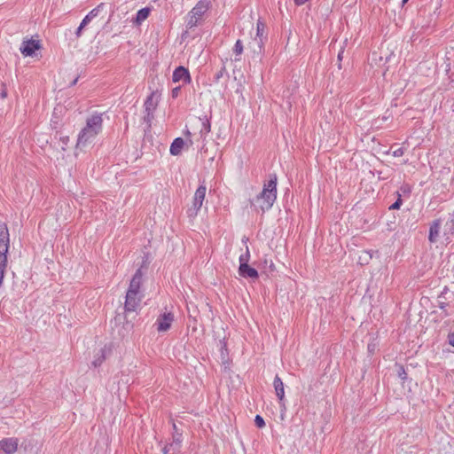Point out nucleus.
<instances>
[{
	"label": "nucleus",
	"instance_id": "nucleus-26",
	"mask_svg": "<svg viewBox=\"0 0 454 454\" xmlns=\"http://www.w3.org/2000/svg\"><path fill=\"white\" fill-rule=\"evenodd\" d=\"M438 307L442 310L444 317H448L450 315L449 312L447 311V302L442 301H440V299H438Z\"/></svg>",
	"mask_w": 454,
	"mask_h": 454
},
{
	"label": "nucleus",
	"instance_id": "nucleus-4",
	"mask_svg": "<svg viewBox=\"0 0 454 454\" xmlns=\"http://www.w3.org/2000/svg\"><path fill=\"white\" fill-rule=\"evenodd\" d=\"M9 231L6 224L0 223V286L3 284L7 266V253L10 247Z\"/></svg>",
	"mask_w": 454,
	"mask_h": 454
},
{
	"label": "nucleus",
	"instance_id": "nucleus-25",
	"mask_svg": "<svg viewBox=\"0 0 454 454\" xmlns=\"http://www.w3.org/2000/svg\"><path fill=\"white\" fill-rule=\"evenodd\" d=\"M233 51L237 55H240L243 52V44H242V42L240 40H237V42H236V43L234 45V48H233Z\"/></svg>",
	"mask_w": 454,
	"mask_h": 454
},
{
	"label": "nucleus",
	"instance_id": "nucleus-16",
	"mask_svg": "<svg viewBox=\"0 0 454 454\" xmlns=\"http://www.w3.org/2000/svg\"><path fill=\"white\" fill-rule=\"evenodd\" d=\"M150 12H151V9L149 7H145V8L140 9L137 12L136 19H135L134 22L138 25L141 24L143 21H145L148 18Z\"/></svg>",
	"mask_w": 454,
	"mask_h": 454
},
{
	"label": "nucleus",
	"instance_id": "nucleus-3",
	"mask_svg": "<svg viewBox=\"0 0 454 454\" xmlns=\"http://www.w3.org/2000/svg\"><path fill=\"white\" fill-rule=\"evenodd\" d=\"M103 118L101 114H94L86 121V126L80 131L77 138L76 147L83 148L90 144L101 132Z\"/></svg>",
	"mask_w": 454,
	"mask_h": 454
},
{
	"label": "nucleus",
	"instance_id": "nucleus-8",
	"mask_svg": "<svg viewBox=\"0 0 454 454\" xmlns=\"http://www.w3.org/2000/svg\"><path fill=\"white\" fill-rule=\"evenodd\" d=\"M40 49L39 41H35L33 39L23 41L20 51L25 57H31L35 54L36 50Z\"/></svg>",
	"mask_w": 454,
	"mask_h": 454
},
{
	"label": "nucleus",
	"instance_id": "nucleus-12",
	"mask_svg": "<svg viewBox=\"0 0 454 454\" xmlns=\"http://www.w3.org/2000/svg\"><path fill=\"white\" fill-rule=\"evenodd\" d=\"M441 231V221L434 220L429 228L428 240L431 243H434L437 241Z\"/></svg>",
	"mask_w": 454,
	"mask_h": 454
},
{
	"label": "nucleus",
	"instance_id": "nucleus-44",
	"mask_svg": "<svg viewBox=\"0 0 454 454\" xmlns=\"http://www.w3.org/2000/svg\"><path fill=\"white\" fill-rule=\"evenodd\" d=\"M408 0H403V3H406Z\"/></svg>",
	"mask_w": 454,
	"mask_h": 454
},
{
	"label": "nucleus",
	"instance_id": "nucleus-34",
	"mask_svg": "<svg viewBox=\"0 0 454 454\" xmlns=\"http://www.w3.org/2000/svg\"><path fill=\"white\" fill-rule=\"evenodd\" d=\"M1 98H5L7 97V90L4 85H2L1 92H0Z\"/></svg>",
	"mask_w": 454,
	"mask_h": 454
},
{
	"label": "nucleus",
	"instance_id": "nucleus-7",
	"mask_svg": "<svg viewBox=\"0 0 454 454\" xmlns=\"http://www.w3.org/2000/svg\"><path fill=\"white\" fill-rule=\"evenodd\" d=\"M172 80L174 82H182L183 84H188L191 82L192 78L189 70L184 67L180 66L174 70Z\"/></svg>",
	"mask_w": 454,
	"mask_h": 454
},
{
	"label": "nucleus",
	"instance_id": "nucleus-41",
	"mask_svg": "<svg viewBox=\"0 0 454 454\" xmlns=\"http://www.w3.org/2000/svg\"><path fill=\"white\" fill-rule=\"evenodd\" d=\"M77 81H78V78H75V79L72 82V85L76 84Z\"/></svg>",
	"mask_w": 454,
	"mask_h": 454
},
{
	"label": "nucleus",
	"instance_id": "nucleus-22",
	"mask_svg": "<svg viewBox=\"0 0 454 454\" xmlns=\"http://www.w3.org/2000/svg\"><path fill=\"white\" fill-rule=\"evenodd\" d=\"M200 20L198 18H195L192 16V13L191 12L188 13L186 26L188 28H192L198 25V21Z\"/></svg>",
	"mask_w": 454,
	"mask_h": 454
},
{
	"label": "nucleus",
	"instance_id": "nucleus-10",
	"mask_svg": "<svg viewBox=\"0 0 454 454\" xmlns=\"http://www.w3.org/2000/svg\"><path fill=\"white\" fill-rule=\"evenodd\" d=\"M209 0H200L196 5L190 11L192 16L200 20L204 13L209 9Z\"/></svg>",
	"mask_w": 454,
	"mask_h": 454
},
{
	"label": "nucleus",
	"instance_id": "nucleus-2",
	"mask_svg": "<svg viewBox=\"0 0 454 454\" xmlns=\"http://www.w3.org/2000/svg\"><path fill=\"white\" fill-rule=\"evenodd\" d=\"M143 281V271L142 269L139 268L135 272L132 277L129 288L126 293V299L124 309L127 312H134L136 311L144 298L143 292L141 290V285Z\"/></svg>",
	"mask_w": 454,
	"mask_h": 454
},
{
	"label": "nucleus",
	"instance_id": "nucleus-28",
	"mask_svg": "<svg viewBox=\"0 0 454 454\" xmlns=\"http://www.w3.org/2000/svg\"><path fill=\"white\" fill-rule=\"evenodd\" d=\"M226 73L225 67H223L217 73H215L214 76V81L218 82L220 79L223 77V74Z\"/></svg>",
	"mask_w": 454,
	"mask_h": 454
},
{
	"label": "nucleus",
	"instance_id": "nucleus-37",
	"mask_svg": "<svg viewBox=\"0 0 454 454\" xmlns=\"http://www.w3.org/2000/svg\"><path fill=\"white\" fill-rule=\"evenodd\" d=\"M343 52H344V51H343V50H341V51L338 53V60H339V61H341V59H342V56H343Z\"/></svg>",
	"mask_w": 454,
	"mask_h": 454
},
{
	"label": "nucleus",
	"instance_id": "nucleus-38",
	"mask_svg": "<svg viewBox=\"0 0 454 454\" xmlns=\"http://www.w3.org/2000/svg\"><path fill=\"white\" fill-rule=\"evenodd\" d=\"M82 29H80L79 27H77L76 31H75V35L77 37H80L82 35Z\"/></svg>",
	"mask_w": 454,
	"mask_h": 454
},
{
	"label": "nucleus",
	"instance_id": "nucleus-42",
	"mask_svg": "<svg viewBox=\"0 0 454 454\" xmlns=\"http://www.w3.org/2000/svg\"><path fill=\"white\" fill-rule=\"evenodd\" d=\"M78 27L82 30L85 27L82 26V24H80V26Z\"/></svg>",
	"mask_w": 454,
	"mask_h": 454
},
{
	"label": "nucleus",
	"instance_id": "nucleus-13",
	"mask_svg": "<svg viewBox=\"0 0 454 454\" xmlns=\"http://www.w3.org/2000/svg\"><path fill=\"white\" fill-rule=\"evenodd\" d=\"M239 274L243 278H257L258 272L254 268L250 267L248 264L239 265Z\"/></svg>",
	"mask_w": 454,
	"mask_h": 454
},
{
	"label": "nucleus",
	"instance_id": "nucleus-40",
	"mask_svg": "<svg viewBox=\"0 0 454 454\" xmlns=\"http://www.w3.org/2000/svg\"><path fill=\"white\" fill-rule=\"evenodd\" d=\"M173 430H174V433H179L177 430V427L175 423H173Z\"/></svg>",
	"mask_w": 454,
	"mask_h": 454
},
{
	"label": "nucleus",
	"instance_id": "nucleus-5",
	"mask_svg": "<svg viewBox=\"0 0 454 454\" xmlns=\"http://www.w3.org/2000/svg\"><path fill=\"white\" fill-rule=\"evenodd\" d=\"M206 192L207 186L205 184V182L203 181L195 192L192 206L187 210V215L189 217H195L198 215V212L200 211L203 205V201L206 197Z\"/></svg>",
	"mask_w": 454,
	"mask_h": 454
},
{
	"label": "nucleus",
	"instance_id": "nucleus-30",
	"mask_svg": "<svg viewBox=\"0 0 454 454\" xmlns=\"http://www.w3.org/2000/svg\"><path fill=\"white\" fill-rule=\"evenodd\" d=\"M394 157H401L404 154V149L403 147H399L392 153Z\"/></svg>",
	"mask_w": 454,
	"mask_h": 454
},
{
	"label": "nucleus",
	"instance_id": "nucleus-36",
	"mask_svg": "<svg viewBox=\"0 0 454 454\" xmlns=\"http://www.w3.org/2000/svg\"><path fill=\"white\" fill-rule=\"evenodd\" d=\"M90 22V19L85 16L83 18V20H82L81 24H82V26L86 27Z\"/></svg>",
	"mask_w": 454,
	"mask_h": 454
},
{
	"label": "nucleus",
	"instance_id": "nucleus-15",
	"mask_svg": "<svg viewBox=\"0 0 454 454\" xmlns=\"http://www.w3.org/2000/svg\"><path fill=\"white\" fill-rule=\"evenodd\" d=\"M184 145V141L182 137H176V139H174V141L172 142L171 145H170V153L172 155H179L181 153V151L183 149Z\"/></svg>",
	"mask_w": 454,
	"mask_h": 454
},
{
	"label": "nucleus",
	"instance_id": "nucleus-19",
	"mask_svg": "<svg viewBox=\"0 0 454 454\" xmlns=\"http://www.w3.org/2000/svg\"><path fill=\"white\" fill-rule=\"evenodd\" d=\"M201 129L200 130V137H203L206 135H207L211 130V125L209 121L205 118L204 120H201Z\"/></svg>",
	"mask_w": 454,
	"mask_h": 454
},
{
	"label": "nucleus",
	"instance_id": "nucleus-17",
	"mask_svg": "<svg viewBox=\"0 0 454 454\" xmlns=\"http://www.w3.org/2000/svg\"><path fill=\"white\" fill-rule=\"evenodd\" d=\"M183 442L182 433H173L172 442L169 443L174 448V451L178 452Z\"/></svg>",
	"mask_w": 454,
	"mask_h": 454
},
{
	"label": "nucleus",
	"instance_id": "nucleus-11",
	"mask_svg": "<svg viewBox=\"0 0 454 454\" xmlns=\"http://www.w3.org/2000/svg\"><path fill=\"white\" fill-rule=\"evenodd\" d=\"M273 386L275 388L276 395L279 400V403H282L285 400V388L284 383L281 378L278 375H276L273 380Z\"/></svg>",
	"mask_w": 454,
	"mask_h": 454
},
{
	"label": "nucleus",
	"instance_id": "nucleus-31",
	"mask_svg": "<svg viewBox=\"0 0 454 454\" xmlns=\"http://www.w3.org/2000/svg\"><path fill=\"white\" fill-rule=\"evenodd\" d=\"M397 373H398V376L402 380H405L406 379L407 373H406V372H405V370H404V368L403 366H399Z\"/></svg>",
	"mask_w": 454,
	"mask_h": 454
},
{
	"label": "nucleus",
	"instance_id": "nucleus-43",
	"mask_svg": "<svg viewBox=\"0 0 454 454\" xmlns=\"http://www.w3.org/2000/svg\"><path fill=\"white\" fill-rule=\"evenodd\" d=\"M247 239L244 237V238L242 239V242L247 243Z\"/></svg>",
	"mask_w": 454,
	"mask_h": 454
},
{
	"label": "nucleus",
	"instance_id": "nucleus-1",
	"mask_svg": "<svg viewBox=\"0 0 454 454\" xmlns=\"http://www.w3.org/2000/svg\"><path fill=\"white\" fill-rule=\"evenodd\" d=\"M277 181L276 174L270 175L262 191L255 198L250 200L251 206L260 209L262 213L270 209L277 199Z\"/></svg>",
	"mask_w": 454,
	"mask_h": 454
},
{
	"label": "nucleus",
	"instance_id": "nucleus-18",
	"mask_svg": "<svg viewBox=\"0 0 454 454\" xmlns=\"http://www.w3.org/2000/svg\"><path fill=\"white\" fill-rule=\"evenodd\" d=\"M144 106H145V112L149 113V115H151L152 113L156 108V103L153 101V95L149 96L146 98V100H145V102L144 104Z\"/></svg>",
	"mask_w": 454,
	"mask_h": 454
},
{
	"label": "nucleus",
	"instance_id": "nucleus-9",
	"mask_svg": "<svg viewBox=\"0 0 454 454\" xmlns=\"http://www.w3.org/2000/svg\"><path fill=\"white\" fill-rule=\"evenodd\" d=\"M18 440L15 438H5L0 441V453L12 454L17 450Z\"/></svg>",
	"mask_w": 454,
	"mask_h": 454
},
{
	"label": "nucleus",
	"instance_id": "nucleus-20",
	"mask_svg": "<svg viewBox=\"0 0 454 454\" xmlns=\"http://www.w3.org/2000/svg\"><path fill=\"white\" fill-rule=\"evenodd\" d=\"M256 28H257V35H256L259 38H254V42L258 44L259 48L261 49L262 45V32H263V29H264L263 23H262L261 21H258Z\"/></svg>",
	"mask_w": 454,
	"mask_h": 454
},
{
	"label": "nucleus",
	"instance_id": "nucleus-32",
	"mask_svg": "<svg viewBox=\"0 0 454 454\" xmlns=\"http://www.w3.org/2000/svg\"><path fill=\"white\" fill-rule=\"evenodd\" d=\"M180 90H181V87L180 86L174 88L171 90L172 98H177L179 96Z\"/></svg>",
	"mask_w": 454,
	"mask_h": 454
},
{
	"label": "nucleus",
	"instance_id": "nucleus-29",
	"mask_svg": "<svg viewBox=\"0 0 454 454\" xmlns=\"http://www.w3.org/2000/svg\"><path fill=\"white\" fill-rule=\"evenodd\" d=\"M162 452L164 454H174L176 453V451H174V448L171 447V445L169 443L166 444L163 449H162Z\"/></svg>",
	"mask_w": 454,
	"mask_h": 454
},
{
	"label": "nucleus",
	"instance_id": "nucleus-14",
	"mask_svg": "<svg viewBox=\"0 0 454 454\" xmlns=\"http://www.w3.org/2000/svg\"><path fill=\"white\" fill-rule=\"evenodd\" d=\"M111 349L105 346L102 348L98 353L96 355L95 359L92 361V365L94 367H98L105 361L106 356L110 353Z\"/></svg>",
	"mask_w": 454,
	"mask_h": 454
},
{
	"label": "nucleus",
	"instance_id": "nucleus-33",
	"mask_svg": "<svg viewBox=\"0 0 454 454\" xmlns=\"http://www.w3.org/2000/svg\"><path fill=\"white\" fill-rule=\"evenodd\" d=\"M448 342L450 346L454 347V333H450L448 335Z\"/></svg>",
	"mask_w": 454,
	"mask_h": 454
},
{
	"label": "nucleus",
	"instance_id": "nucleus-21",
	"mask_svg": "<svg viewBox=\"0 0 454 454\" xmlns=\"http://www.w3.org/2000/svg\"><path fill=\"white\" fill-rule=\"evenodd\" d=\"M250 260V251L247 246H246V252L242 254H240L239 261V265L248 264V262Z\"/></svg>",
	"mask_w": 454,
	"mask_h": 454
},
{
	"label": "nucleus",
	"instance_id": "nucleus-24",
	"mask_svg": "<svg viewBox=\"0 0 454 454\" xmlns=\"http://www.w3.org/2000/svg\"><path fill=\"white\" fill-rule=\"evenodd\" d=\"M397 196H398L397 200L389 207L390 210L399 209L400 207L402 206L403 200L401 199V194L399 192H397Z\"/></svg>",
	"mask_w": 454,
	"mask_h": 454
},
{
	"label": "nucleus",
	"instance_id": "nucleus-35",
	"mask_svg": "<svg viewBox=\"0 0 454 454\" xmlns=\"http://www.w3.org/2000/svg\"><path fill=\"white\" fill-rule=\"evenodd\" d=\"M153 114L151 115H149V113H146V115L144 117V120L145 122H147L149 124V126L151 125V121L153 119Z\"/></svg>",
	"mask_w": 454,
	"mask_h": 454
},
{
	"label": "nucleus",
	"instance_id": "nucleus-39",
	"mask_svg": "<svg viewBox=\"0 0 454 454\" xmlns=\"http://www.w3.org/2000/svg\"><path fill=\"white\" fill-rule=\"evenodd\" d=\"M447 290H448V288H447V287H445V288L443 289V291L441 293V294L438 296V299H441V298L443 296V294H444L445 293H447Z\"/></svg>",
	"mask_w": 454,
	"mask_h": 454
},
{
	"label": "nucleus",
	"instance_id": "nucleus-23",
	"mask_svg": "<svg viewBox=\"0 0 454 454\" xmlns=\"http://www.w3.org/2000/svg\"><path fill=\"white\" fill-rule=\"evenodd\" d=\"M103 6H104V4H103V3H101V4H98L97 7H95L94 9H92V10H91V11H90L87 15H86V17H88V18L90 19V20L91 21L94 18H96V17L98 15V13H99V12H100L101 8H103Z\"/></svg>",
	"mask_w": 454,
	"mask_h": 454
},
{
	"label": "nucleus",
	"instance_id": "nucleus-27",
	"mask_svg": "<svg viewBox=\"0 0 454 454\" xmlns=\"http://www.w3.org/2000/svg\"><path fill=\"white\" fill-rule=\"evenodd\" d=\"M254 424L257 427L262 428L265 426V421L262 416L256 415L254 418Z\"/></svg>",
	"mask_w": 454,
	"mask_h": 454
},
{
	"label": "nucleus",
	"instance_id": "nucleus-6",
	"mask_svg": "<svg viewBox=\"0 0 454 454\" xmlns=\"http://www.w3.org/2000/svg\"><path fill=\"white\" fill-rule=\"evenodd\" d=\"M174 314L172 312H164L160 314L154 325L159 333H164L170 329L172 323L174 322Z\"/></svg>",
	"mask_w": 454,
	"mask_h": 454
}]
</instances>
